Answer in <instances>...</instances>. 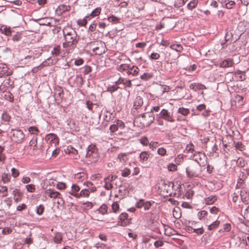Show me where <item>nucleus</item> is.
Returning a JSON list of instances; mask_svg holds the SVG:
<instances>
[{
	"label": "nucleus",
	"instance_id": "f257e3e1",
	"mask_svg": "<svg viewBox=\"0 0 249 249\" xmlns=\"http://www.w3.org/2000/svg\"><path fill=\"white\" fill-rule=\"evenodd\" d=\"M64 41L62 43L63 48L68 53H71L76 48L79 41V36L76 32L71 29L69 31L67 30H63Z\"/></svg>",
	"mask_w": 249,
	"mask_h": 249
},
{
	"label": "nucleus",
	"instance_id": "f03ea898",
	"mask_svg": "<svg viewBox=\"0 0 249 249\" xmlns=\"http://www.w3.org/2000/svg\"><path fill=\"white\" fill-rule=\"evenodd\" d=\"M117 70L122 73L123 74H126L128 76H137L139 72V68L135 66L130 65L127 63H123L118 65Z\"/></svg>",
	"mask_w": 249,
	"mask_h": 249
},
{
	"label": "nucleus",
	"instance_id": "7ed1b4c3",
	"mask_svg": "<svg viewBox=\"0 0 249 249\" xmlns=\"http://www.w3.org/2000/svg\"><path fill=\"white\" fill-rule=\"evenodd\" d=\"M195 160L197 162L196 163L191 164L186 168V175L188 178L198 177L201 174V166L204 165V163H201L199 162L197 158H196Z\"/></svg>",
	"mask_w": 249,
	"mask_h": 249
},
{
	"label": "nucleus",
	"instance_id": "20e7f679",
	"mask_svg": "<svg viewBox=\"0 0 249 249\" xmlns=\"http://www.w3.org/2000/svg\"><path fill=\"white\" fill-rule=\"evenodd\" d=\"M139 120L141 124L144 126H149L155 120V116L151 113L146 112L138 114L135 117Z\"/></svg>",
	"mask_w": 249,
	"mask_h": 249
},
{
	"label": "nucleus",
	"instance_id": "39448f33",
	"mask_svg": "<svg viewBox=\"0 0 249 249\" xmlns=\"http://www.w3.org/2000/svg\"><path fill=\"white\" fill-rule=\"evenodd\" d=\"M86 157L91 162H96L98 160L99 156L98 149L95 144H91L87 148Z\"/></svg>",
	"mask_w": 249,
	"mask_h": 249
},
{
	"label": "nucleus",
	"instance_id": "423d86ee",
	"mask_svg": "<svg viewBox=\"0 0 249 249\" xmlns=\"http://www.w3.org/2000/svg\"><path fill=\"white\" fill-rule=\"evenodd\" d=\"M11 141L16 143H21L23 142L25 135L19 129H12L9 133Z\"/></svg>",
	"mask_w": 249,
	"mask_h": 249
},
{
	"label": "nucleus",
	"instance_id": "0eeeda50",
	"mask_svg": "<svg viewBox=\"0 0 249 249\" xmlns=\"http://www.w3.org/2000/svg\"><path fill=\"white\" fill-rule=\"evenodd\" d=\"M143 103V99L141 97H136L133 103V107L131 110L132 113L134 116L136 117L139 114L138 113L142 112V107Z\"/></svg>",
	"mask_w": 249,
	"mask_h": 249
},
{
	"label": "nucleus",
	"instance_id": "6e6552de",
	"mask_svg": "<svg viewBox=\"0 0 249 249\" xmlns=\"http://www.w3.org/2000/svg\"><path fill=\"white\" fill-rule=\"evenodd\" d=\"M158 114L159 118H161L167 122L174 123L175 121L173 113L165 108L162 109Z\"/></svg>",
	"mask_w": 249,
	"mask_h": 249
},
{
	"label": "nucleus",
	"instance_id": "1a4fd4ad",
	"mask_svg": "<svg viewBox=\"0 0 249 249\" xmlns=\"http://www.w3.org/2000/svg\"><path fill=\"white\" fill-rule=\"evenodd\" d=\"M101 11V7H97L94 9L91 13L88 15L86 16L83 19L82 21H78V24L81 26H84L86 24L87 20L90 19L91 18H93L94 17L100 15Z\"/></svg>",
	"mask_w": 249,
	"mask_h": 249
},
{
	"label": "nucleus",
	"instance_id": "9d476101",
	"mask_svg": "<svg viewBox=\"0 0 249 249\" xmlns=\"http://www.w3.org/2000/svg\"><path fill=\"white\" fill-rule=\"evenodd\" d=\"M125 126L124 122L120 120H116L109 127V130L110 132L114 133L118 130L119 129H122Z\"/></svg>",
	"mask_w": 249,
	"mask_h": 249
},
{
	"label": "nucleus",
	"instance_id": "9b49d317",
	"mask_svg": "<svg viewBox=\"0 0 249 249\" xmlns=\"http://www.w3.org/2000/svg\"><path fill=\"white\" fill-rule=\"evenodd\" d=\"M233 60L230 58L220 59L217 62V65L221 68H229L233 66Z\"/></svg>",
	"mask_w": 249,
	"mask_h": 249
},
{
	"label": "nucleus",
	"instance_id": "f8f14e48",
	"mask_svg": "<svg viewBox=\"0 0 249 249\" xmlns=\"http://www.w3.org/2000/svg\"><path fill=\"white\" fill-rule=\"evenodd\" d=\"M240 196L242 202L245 205L249 204V192L247 189H242L240 192Z\"/></svg>",
	"mask_w": 249,
	"mask_h": 249
},
{
	"label": "nucleus",
	"instance_id": "ddd939ff",
	"mask_svg": "<svg viewBox=\"0 0 249 249\" xmlns=\"http://www.w3.org/2000/svg\"><path fill=\"white\" fill-rule=\"evenodd\" d=\"M46 141L52 145L53 144L54 146L58 143V139L57 136L53 133L47 134L45 137Z\"/></svg>",
	"mask_w": 249,
	"mask_h": 249
},
{
	"label": "nucleus",
	"instance_id": "4468645a",
	"mask_svg": "<svg viewBox=\"0 0 249 249\" xmlns=\"http://www.w3.org/2000/svg\"><path fill=\"white\" fill-rule=\"evenodd\" d=\"M80 191V188L78 185L73 184L71 185V190L70 191L69 194L76 198H79Z\"/></svg>",
	"mask_w": 249,
	"mask_h": 249
},
{
	"label": "nucleus",
	"instance_id": "2eb2a0df",
	"mask_svg": "<svg viewBox=\"0 0 249 249\" xmlns=\"http://www.w3.org/2000/svg\"><path fill=\"white\" fill-rule=\"evenodd\" d=\"M45 194L47 195L50 198H60L61 194L58 192L55 191L53 190L48 189L45 191Z\"/></svg>",
	"mask_w": 249,
	"mask_h": 249
},
{
	"label": "nucleus",
	"instance_id": "dca6fc26",
	"mask_svg": "<svg viewBox=\"0 0 249 249\" xmlns=\"http://www.w3.org/2000/svg\"><path fill=\"white\" fill-rule=\"evenodd\" d=\"M189 88L195 91L206 89L205 85L199 83H194L191 84L189 85Z\"/></svg>",
	"mask_w": 249,
	"mask_h": 249
},
{
	"label": "nucleus",
	"instance_id": "f3484780",
	"mask_svg": "<svg viewBox=\"0 0 249 249\" xmlns=\"http://www.w3.org/2000/svg\"><path fill=\"white\" fill-rule=\"evenodd\" d=\"M150 154L148 151H142L139 155V161L142 163L146 162L148 161Z\"/></svg>",
	"mask_w": 249,
	"mask_h": 249
},
{
	"label": "nucleus",
	"instance_id": "a211bd4d",
	"mask_svg": "<svg viewBox=\"0 0 249 249\" xmlns=\"http://www.w3.org/2000/svg\"><path fill=\"white\" fill-rule=\"evenodd\" d=\"M105 44H101V45L100 47H96L92 49V52L93 53H94L95 54L97 55H101L103 53H105L106 50H105Z\"/></svg>",
	"mask_w": 249,
	"mask_h": 249
},
{
	"label": "nucleus",
	"instance_id": "6ab92c4d",
	"mask_svg": "<svg viewBox=\"0 0 249 249\" xmlns=\"http://www.w3.org/2000/svg\"><path fill=\"white\" fill-rule=\"evenodd\" d=\"M120 82H121V85L123 86L122 88L123 89L131 88L132 86L131 80L124 77H120Z\"/></svg>",
	"mask_w": 249,
	"mask_h": 249
},
{
	"label": "nucleus",
	"instance_id": "aec40b11",
	"mask_svg": "<svg viewBox=\"0 0 249 249\" xmlns=\"http://www.w3.org/2000/svg\"><path fill=\"white\" fill-rule=\"evenodd\" d=\"M12 194L14 196V201L16 203L18 202L21 199L22 194L19 190L16 189L12 192Z\"/></svg>",
	"mask_w": 249,
	"mask_h": 249
},
{
	"label": "nucleus",
	"instance_id": "412c9836",
	"mask_svg": "<svg viewBox=\"0 0 249 249\" xmlns=\"http://www.w3.org/2000/svg\"><path fill=\"white\" fill-rule=\"evenodd\" d=\"M217 200V197L215 195H212L205 198L204 203L206 205H212L215 203Z\"/></svg>",
	"mask_w": 249,
	"mask_h": 249
},
{
	"label": "nucleus",
	"instance_id": "4be33fe9",
	"mask_svg": "<svg viewBox=\"0 0 249 249\" xmlns=\"http://www.w3.org/2000/svg\"><path fill=\"white\" fill-rule=\"evenodd\" d=\"M128 214L126 213H122L119 216V218L120 220L119 221L120 225L122 226H125L127 224L126 222H125V220H126L128 218Z\"/></svg>",
	"mask_w": 249,
	"mask_h": 249
},
{
	"label": "nucleus",
	"instance_id": "5701e85b",
	"mask_svg": "<svg viewBox=\"0 0 249 249\" xmlns=\"http://www.w3.org/2000/svg\"><path fill=\"white\" fill-rule=\"evenodd\" d=\"M245 73V71H242L240 70H236L235 71V76L238 81H244L246 77Z\"/></svg>",
	"mask_w": 249,
	"mask_h": 249
},
{
	"label": "nucleus",
	"instance_id": "b1692460",
	"mask_svg": "<svg viewBox=\"0 0 249 249\" xmlns=\"http://www.w3.org/2000/svg\"><path fill=\"white\" fill-rule=\"evenodd\" d=\"M84 185L86 186L87 189L89 190L90 193H94L96 191V188L94 186L93 183L90 181L84 182Z\"/></svg>",
	"mask_w": 249,
	"mask_h": 249
},
{
	"label": "nucleus",
	"instance_id": "393cba45",
	"mask_svg": "<svg viewBox=\"0 0 249 249\" xmlns=\"http://www.w3.org/2000/svg\"><path fill=\"white\" fill-rule=\"evenodd\" d=\"M95 213H98L103 215L107 214V206L106 204H103L94 212Z\"/></svg>",
	"mask_w": 249,
	"mask_h": 249
},
{
	"label": "nucleus",
	"instance_id": "a878e982",
	"mask_svg": "<svg viewBox=\"0 0 249 249\" xmlns=\"http://www.w3.org/2000/svg\"><path fill=\"white\" fill-rule=\"evenodd\" d=\"M71 6L69 5L61 4L58 6L57 10L60 12V14H62L66 11H70Z\"/></svg>",
	"mask_w": 249,
	"mask_h": 249
},
{
	"label": "nucleus",
	"instance_id": "bb28decb",
	"mask_svg": "<svg viewBox=\"0 0 249 249\" xmlns=\"http://www.w3.org/2000/svg\"><path fill=\"white\" fill-rule=\"evenodd\" d=\"M53 240V242L56 244L60 243L62 240V234L59 232L54 233Z\"/></svg>",
	"mask_w": 249,
	"mask_h": 249
},
{
	"label": "nucleus",
	"instance_id": "cd10ccee",
	"mask_svg": "<svg viewBox=\"0 0 249 249\" xmlns=\"http://www.w3.org/2000/svg\"><path fill=\"white\" fill-rule=\"evenodd\" d=\"M249 176V168L243 169L240 174V179L244 181Z\"/></svg>",
	"mask_w": 249,
	"mask_h": 249
},
{
	"label": "nucleus",
	"instance_id": "c85d7f7f",
	"mask_svg": "<svg viewBox=\"0 0 249 249\" xmlns=\"http://www.w3.org/2000/svg\"><path fill=\"white\" fill-rule=\"evenodd\" d=\"M102 113H103L104 121L109 122L112 120V114L110 112L105 111L104 112L102 111Z\"/></svg>",
	"mask_w": 249,
	"mask_h": 249
},
{
	"label": "nucleus",
	"instance_id": "c756f323",
	"mask_svg": "<svg viewBox=\"0 0 249 249\" xmlns=\"http://www.w3.org/2000/svg\"><path fill=\"white\" fill-rule=\"evenodd\" d=\"M0 32L1 34H3L7 36H9L11 35L12 31L10 27L3 26L0 28Z\"/></svg>",
	"mask_w": 249,
	"mask_h": 249
},
{
	"label": "nucleus",
	"instance_id": "7c9ffc66",
	"mask_svg": "<svg viewBox=\"0 0 249 249\" xmlns=\"http://www.w3.org/2000/svg\"><path fill=\"white\" fill-rule=\"evenodd\" d=\"M66 152L68 153L69 154H72L74 155L75 156V159H77V157H79L78 156V152L76 149H75L74 147L71 146V145H69L67 147Z\"/></svg>",
	"mask_w": 249,
	"mask_h": 249
},
{
	"label": "nucleus",
	"instance_id": "2f4dec72",
	"mask_svg": "<svg viewBox=\"0 0 249 249\" xmlns=\"http://www.w3.org/2000/svg\"><path fill=\"white\" fill-rule=\"evenodd\" d=\"M0 194L2 197L7 196L8 195V188L6 186L0 185Z\"/></svg>",
	"mask_w": 249,
	"mask_h": 249
},
{
	"label": "nucleus",
	"instance_id": "473e14b6",
	"mask_svg": "<svg viewBox=\"0 0 249 249\" xmlns=\"http://www.w3.org/2000/svg\"><path fill=\"white\" fill-rule=\"evenodd\" d=\"M170 48L177 52H181L183 51V47L180 44H173L170 46Z\"/></svg>",
	"mask_w": 249,
	"mask_h": 249
},
{
	"label": "nucleus",
	"instance_id": "72a5a7b5",
	"mask_svg": "<svg viewBox=\"0 0 249 249\" xmlns=\"http://www.w3.org/2000/svg\"><path fill=\"white\" fill-rule=\"evenodd\" d=\"M90 193L89 190L87 188L83 189L80 191L79 198L81 197H88Z\"/></svg>",
	"mask_w": 249,
	"mask_h": 249
},
{
	"label": "nucleus",
	"instance_id": "f704fd0d",
	"mask_svg": "<svg viewBox=\"0 0 249 249\" xmlns=\"http://www.w3.org/2000/svg\"><path fill=\"white\" fill-rule=\"evenodd\" d=\"M153 76V74L151 72H145L142 74L140 78L144 81H147L151 79Z\"/></svg>",
	"mask_w": 249,
	"mask_h": 249
},
{
	"label": "nucleus",
	"instance_id": "c9c22d12",
	"mask_svg": "<svg viewBox=\"0 0 249 249\" xmlns=\"http://www.w3.org/2000/svg\"><path fill=\"white\" fill-rule=\"evenodd\" d=\"M120 87L116 85H109L107 87V91L110 93H113L117 91Z\"/></svg>",
	"mask_w": 249,
	"mask_h": 249
},
{
	"label": "nucleus",
	"instance_id": "e433bc0d",
	"mask_svg": "<svg viewBox=\"0 0 249 249\" xmlns=\"http://www.w3.org/2000/svg\"><path fill=\"white\" fill-rule=\"evenodd\" d=\"M198 3L197 0H192L187 4V8L188 9L192 10V9L195 8Z\"/></svg>",
	"mask_w": 249,
	"mask_h": 249
},
{
	"label": "nucleus",
	"instance_id": "4c0bfd02",
	"mask_svg": "<svg viewBox=\"0 0 249 249\" xmlns=\"http://www.w3.org/2000/svg\"><path fill=\"white\" fill-rule=\"evenodd\" d=\"M1 180L3 183H8L10 180V176L8 174L3 173L1 174Z\"/></svg>",
	"mask_w": 249,
	"mask_h": 249
},
{
	"label": "nucleus",
	"instance_id": "58836bf2",
	"mask_svg": "<svg viewBox=\"0 0 249 249\" xmlns=\"http://www.w3.org/2000/svg\"><path fill=\"white\" fill-rule=\"evenodd\" d=\"M107 19L110 22H111L113 24H116L120 22V18L113 15L108 17Z\"/></svg>",
	"mask_w": 249,
	"mask_h": 249
},
{
	"label": "nucleus",
	"instance_id": "ea45409f",
	"mask_svg": "<svg viewBox=\"0 0 249 249\" xmlns=\"http://www.w3.org/2000/svg\"><path fill=\"white\" fill-rule=\"evenodd\" d=\"M178 113H180L183 116H187L190 113V110L188 108L179 107L178 110Z\"/></svg>",
	"mask_w": 249,
	"mask_h": 249
},
{
	"label": "nucleus",
	"instance_id": "a19ab883",
	"mask_svg": "<svg viewBox=\"0 0 249 249\" xmlns=\"http://www.w3.org/2000/svg\"><path fill=\"white\" fill-rule=\"evenodd\" d=\"M52 54L54 56H58L60 53V47L59 45H57L54 47L51 52Z\"/></svg>",
	"mask_w": 249,
	"mask_h": 249
},
{
	"label": "nucleus",
	"instance_id": "79ce46f5",
	"mask_svg": "<svg viewBox=\"0 0 249 249\" xmlns=\"http://www.w3.org/2000/svg\"><path fill=\"white\" fill-rule=\"evenodd\" d=\"M219 224L220 221L216 220L208 226V229L210 231L213 230L219 226Z\"/></svg>",
	"mask_w": 249,
	"mask_h": 249
},
{
	"label": "nucleus",
	"instance_id": "37998d69",
	"mask_svg": "<svg viewBox=\"0 0 249 249\" xmlns=\"http://www.w3.org/2000/svg\"><path fill=\"white\" fill-rule=\"evenodd\" d=\"M208 214L207 212L205 210H202L198 212L197 217L198 219L201 220L205 218Z\"/></svg>",
	"mask_w": 249,
	"mask_h": 249
},
{
	"label": "nucleus",
	"instance_id": "c03bdc74",
	"mask_svg": "<svg viewBox=\"0 0 249 249\" xmlns=\"http://www.w3.org/2000/svg\"><path fill=\"white\" fill-rule=\"evenodd\" d=\"M104 182L105 184L104 187L106 190H109L113 188V185L111 184V182L108 181L106 178H104Z\"/></svg>",
	"mask_w": 249,
	"mask_h": 249
},
{
	"label": "nucleus",
	"instance_id": "a18cd8bd",
	"mask_svg": "<svg viewBox=\"0 0 249 249\" xmlns=\"http://www.w3.org/2000/svg\"><path fill=\"white\" fill-rule=\"evenodd\" d=\"M154 203V202L153 201H146L144 202V204L143 205V209L144 211L148 210L151 207L152 205Z\"/></svg>",
	"mask_w": 249,
	"mask_h": 249
},
{
	"label": "nucleus",
	"instance_id": "49530a36",
	"mask_svg": "<svg viewBox=\"0 0 249 249\" xmlns=\"http://www.w3.org/2000/svg\"><path fill=\"white\" fill-rule=\"evenodd\" d=\"M25 188L28 192L34 193L36 190V186L34 184H30L25 186Z\"/></svg>",
	"mask_w": 249,
	"mask_h": 249
},
{
	"label": "nucleus",
	"instance_id": "de8ad7c7",
	"mask_svg": "<svg viewBox=\"0 0 249 249\" xmlns=\"http://www.w3.org/2000/svg\"><path fill=\"white\" fill-rule=\"evenodd\" d=\"M131 173L130 170L127 168H125L121 171V175L123 177H128Z\"/></svg>",
	"mask_w": 249,
	"mask_h": 249
},
{
	"label": "nucleus",
	"instance_id": "09e8293b",
	"mask_svg": "<svg viewBox=\"0 0 249 249\" xmlns=\"http://www.w3.org/2000/svg\"><path fill=\"white\" fill-rule=\"evenodd\" d=\"M29 132L32 134H37L39 132L38 128L34 126H30L28 128Z\"/></svg>",
	"mask_w": 249,
	"mask_h": 249
},
{
	"label": "nucleus",
	"instance_id": "8fccbe9b",
	"mask_svg": "<svg viewBox=\"0 0 249 249\" xmlns=\"http://www.w3.org/2000/svg\"><path fill=\"white\" fill-rule=\"evenodd\" d=\"M44 211V207L43 205H39L36 207V212L38 215H41L43 214Z\"/></svg>",
	"mask_w": 249,
	"mask_h": 249
},
{
	"label": "nucleus",
	"instance_id": "3c124183",
	"mask_svg": "<svg viewBox=\"0 0 249 249\" xmlns=\"http://www.w3.org/2000/svg\"><path fill=\"white\" fill-rule=\"evenodd\" d=\"M8 70L7 66L3 63H0V73L5 74Z\"/></svg>",
	"mask_w": 249,
	"mask_h": 249
},
{
	"label": "nucleus",
	"instance_id": "603ef678",
	"mask_svg": "<svg viewBox=\"0 0 249 249\" xmlns=\"http://www.w3.org/2000/svg\"><path fill=\"white\" fill-rule=\"evenodd\" d=\"M149 148L152 150H154L159 145V143L157 142H151L149 144Z\"/></svg>",
	"mask_w": 249,
	"mask_h": 249
},
{
	"label": "nucleus",
	"instance_id": "864d4df0",
	"mask_svg": "<svg viewBox=\"0 0 249 249\" xmlns=\"http://www.w3.org/2000/svg\"><path fill=\"white\" fill-rule=\"evenodd\" d=\"M157 153L159 155L164 156L166 155L167 151L165 148L163 147H160L158 149Z\"/></svg>",
	"mask_w": 249,
	"mask_h": 249
},
{
	"label": "nucleus",
	"instance_id": "5fc2aeb1",
	"mask_svg": "<svg viewBox=\"0 0 249 249\" xmlns=\"http://www.w3.org/2000/svg\"><path fill=\"white\" fill-rule=\"evenodd\" d=\"M12 176L13 178H16L19 176V171L15 168H12L11 170Z\"/></svg>",
	"mask_w": 249,
	"mask_h": 249
},
{
	"label": "nucleus",
	"instance_id": "6e6d98bb",
	"mask_svg": "<svg viewBox=\"0 0 249 249\" xmlns=\"http://www.w3.org/2000/svg\"><path fill=\"white\" fill-rule=\"evenodd\" d=\"M144 200L143 199H140L139 201L136 203L135 206L137 208H142L143 207V205L144 204Z\"/></svg>",
	"mask_w": 249,
	"mask_h": 249
},
{
	"label": "nucleus",
	"instance_id": "4d7b16f0",
	"mask_svg": "<svg viewBox=\"0 0 249 249\" xmlns=\"http://www.w3.org/2000/svg\"><path fill=\"white\" fill-rule=\"evenodd\" d=\"M235 147L240 151L245 150V145L241 142H237L235 144Z\"/></svg>",
	"mask_w": 249,
	"mask_h": 249
},
{
	"label": "nucleus",
	"instance_id": "13d9d810",
	"mask_svg": "<svg viewBox=\"0 0 249 249\" xmlns=\"http://www.w3.org/2000/svg\"><path fill=\"white\" fill-rule=\"evenodd\" d=\"M168 170L169 171H175L177 170V166L175 164L170 163L167 167Z\"/></svg>",
	"mask_w": 249,
	"mask_h": 249
},
{
	"label": "nucleus",
	"instance_id": "bf43d9fd",
	"mask_svg": "<svg viewBox=\"0 0 249 249\" xmlns=\"http://www.w3.org/2000/svg\"><path fill=\"white\" fill-rule=\"evenodd\" d=\"M75 81L77 82L80 86H82L83 84V79L80 75H78L76 76Z\"/></svg>",
	"mask_w": 249,
	"mask_h": 249
},
{
	"label": "nucleus",
	"instance_id": "052dcab7",
	"mask_svg": "<svg viewBox=\"0 0 249 249\" xmlns=\"http://www.w3.org/2000/svg\"><path fill=\"white\" fill-rule=\"evenodd\" d=\"M55 94L58 95V96L60 97V98H62L63 94V90L62 89L59 87L56 89Z\"/></svg>",
	"mask_w": 249,
	"mask_h": 249
},
{
	"label": "nucleus",
	"instance_id": "680f3d73",
	"mask_svg": "<svg viewBox=\"0 0 249 249\" xmlns=\"http://www.w3.org/2000/svg\"><path fill=\"white\" fill-rule=\"evenodd\" d=\"M99 28H100V30H99V32L100 33H103L104 29L107 26V24L105 22H99L98 24Z\"/></svg>",
	"mask_w": 249,
	"mask_h": 249
},
{
	"label": "nucleus",
	"instance_id": "e2e57ef3",
	"mask_svg": "<svg viewBox=\"0 0 249 249\" xmlns=\"http://www.w3.org/2000/svg\"><path fill=\"white\" fill-rule=\"evenodd\" d=\"M237 164L239 167H243L245 165V161L242 158H239L237 161Z\"/></svg>",
	"mask_w": 249,
	"mask_h": 249
},
{
	"label": "nucleus",
	"instance_id": "0e129e2a",
	"mask_svg": "<svg viewBox=\"0 0 249 249\" xmlns=\"http://www.w3.org/2000/svg\"><path fill=\"white\" fill-rule=\"evenodd\" d=\"M94 106H95V105L93 104L92 103V102H91V101H87L86 102V107L89 110H90V111L93 112L92 109H93V107Z\"/></svg>",
	"mask_w": 249,
	"mask_h": 249
},
{
	"label": "nucleus",
	"instance_id": "69168bd1",
	"mask_svg": "<svg viewBox=\"0 0 249 249\" xmlns=\"http://www.w3.org/2000/svg\"><path fill=\"white\" fill-rule=\"evenodd\" d=\"M83 73L85 75L88 74L91 71V68L89 66H86L83 68Z\"/></svg>",
	"mask_w": 249,
	"mask_h": 249
},
{
	"label": "nucleus",
	"instance_id": "338daca9",
	"mask_svg": "<svg viewBox=\"0 0 249 249\" xmlns=\"http://www.w3.org/2000/svg\"><path fill=\"white\" fill-rule=\"evenodd\" d=\"M113 212L116 213L119 209V205L117 202H113L111 205Z\"/></svg>",
	"mask_w": 249,
	"mask_h": 249
},
{
	"label": "nucleus",
	"instance_id": "774afa93",
	"mask_svg": "<svg viewBox=\"0 0 249 249\" xmlns=\"http://www.w3.org/2000/svg\"><path fill=\"white\" fill-rule=\"evenodd\" d=\"M4 202L7 205L8 208L11 206L12 200L11 197H7L4 200Z\"/></svg>",
	"mask_w": 249,
	"mask_h": 249
}]
</instances>
